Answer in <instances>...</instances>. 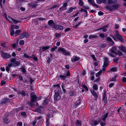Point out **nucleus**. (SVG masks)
Returning a JSON list of instances; mask_svg holds the SVG:
<instances>
[{
    "instance_id": "774afa93",
    "label": "nucleus",
    "mask_w": 126,
    "mask_h": 126,
    "mask_svg": "<svg viewBox=\"0 0 126 126\" xmlns=\"http://www.w3.org/2000/svg\"><path fill=\"white\" fill-rule=\"evenodd\" d=\"M58 6H59L58 5H55L54 6L52 7L51 8V9H54L56 8L57 7H58Z\"/></svg>"
},
{
    "instance_id": "3c124183",
    "label": "nucleus",
    "mask_w": 126,
    "mask_h": 126,
    "mask_svg": "<svg viewBox=\"0 0 126 126\" xmlns=\"http://www.w3.org/2000/svg\"><path fill=\"white\" fill-rule=\"evenodd\" d=\"M14 33V31L13 30H11V32H10V34L12 36H13Z\"/></svg>"
},
{
    "instance_id": "7c9ffc66",
    "label": "nucleus",
    "mask_w": 126,
    "mask_h": 126,
    "mask_svg": "<svg viewBox=\"0 0 126 126\" xmlns=\"http://www.w3.org/2000/svg\"><path fill=\"white\" fill-rule=\"evenodd\" d=\"M117 77V76H115L114 77H112V78L110 80V81H116V78Z\"/></svg>"
},
{
    "instance_id": "39448f33",
    "label": "nucleus",
    "mask_w": 126,
    "mask_h": 126,
    "mask_svg": "<svg viewBox=\"0 0 126 126\" xmlns=\"http://www.w3.org/2000/svg\"><path fill=\"white\" fill-rule=\"evenodd\" d=\"M11 61L13 65L15 66H18L20 63L19 61H16L14 59H11Z\"/></svg>"
},
{
    "instance_id": "1a4fd4ad",
    "label": "nucleus",
    "mask_w": 126,
    "mask_h": 126,
    "mask_svg": "<svg viewBox=\"0 0 126 126\" xmlns=\"http://www.w3.org/2000/svg\"><path fill=\"white\" fill-rule=\"evenodd\" d=\"M108 113H106L100 119L98 120V122H101V120H102L103 121H105L108 116Z\"/></svg>"
},
{
    "instance_id": "f704fd0d",
    "label": "nucleus",
    "mask_w": 126,
    "mask_h": 126,
    "mask_svg": "<svg viewBox=\"0 0 126 126\" xmlns=\"http://www.w3.org/2000/svg\"><path fill=\"white\" fill-rule=\"evenodd\" d=\"M24 43V40H21L19 42V44L20 45H23Z\"/></svg>"
},
{
    "instance_id": "b1692460",
    "label": "nucleus",
    "mask_w": 126,
    "mask_h": 126,
    "mask_svg": "<svg viewBox=\"0 0 126 126\" xmlns=\"http://www.w3.org/2000/svg\"><path fill=\"white\" fill-rule=\"evenodd\" d=\"M91 93L94 97H95L96 98H97V97L98 96L97 95L96 93L94 92V90L91 91Z\"/></svg>"
},
{
    "instance_id": "13d9d810",
    "label": "nucleus",
    "mask_w": 126,
    "mask_h": 126,
    "mask_svg": "<svg viewBox=\"0 0 126 126\" xmlns=\"http://www.w3.org/2000/svg\"><path fill=\"white\" fill-rule=\"evenodd\" d=\"M108 53L109 55L110 56L112 57H114V56L113 54H112V53H111L110 52H108Z\"/></svg>"
},
{
    "instance_id": "72a5a7b5",
    "label": "nucleus",
    "mask_w": 126,
    "mask_h": 126,
    "mask_svg": "<svg viewBox=\"0 0 126 126\" xmlns=\"http://www.w3.org/2000/svg\"><path fill=\"white\" fill-rule=\"evenodd\" d=\"M93 88L96 90H97L98 89L97 85L94 84L93 85Z\"/></svg>"
},
{
    "instance_id": "79ce46f5",
    "label": "nucleus",
    "mask_w": 126,
    "mask_h": 126,
    "mask_svg": "<svg viewBox=\"0 0 126 126\" xmlns=\"http://www.w3.org/2000/svg\"><path fill=\"white\" fill-rule=\"evenodd\" d=\"M79 3L80 5L82 6L83 5V2L81 0H79Z\"/></svg>"
},
{
    "instance_id": "37998d69",
    "label": "nucleus",
    "mask_w": 126,
    "mask_h": 126,
    "mask_svg": "<svg viewBox=\"0 0 126 126\" xmlns=\"http://www.w3.org/2000/svg\"><path fill=\"white\" fill-rule=\"evenodd\" d=\"M63 29V27L60 25H58V29L60 30Z\"/></svg>"
},
{
    "instance_id": "de8ad7c7",
    "label": "nucleus",
    "mask_w": 126,
    "mask_h": 126,
    "mask_svg": "<svg viewBox=\"0 0 126 126\" xmlns=\"http://www.w3.org/2000/svg\"><path fill=\"white\" fill-rule=\"evenodd\" d=\"M38 20L39 21H43L45 20V19L42 17H39L38 18Z\"/></svg>"
},
{
    "instance_id": "f8f14e48",
    "label": "nucleus",
    "mask_w": 126,
    "mask_h": 126,
    "mask_svg": "<svg viewBox=\"0 0 126 126\" xmlns=\"http://www.w3.org/2000/svg\"><path fill=\"white\" fill-rule=\"evenodd\" d=\"M9 117L8 116H6L3 118V122L6 124H8L9 122Z\"/></svg>"
},
{
    "instance_id": "0e129e2a",
    "label": "nucleus",
    "mask_w": 126,
    "mask_h": 126,
    "mask_svg": "<svg viewBox=\"0 0 126 126\" xmlns=\"http://www.w3.org/2000/svg\"><path fill=\"white\" fill-rule=\"evenodd\" d=\"M103 101H104V105H105L106 104L107 99H103Z\"/></svg>"
},
{
    "instance_id": "c85d7f7f",
    "label": "nucleus",
    "mask_w": 126,
    "mask_h": 126,
    "mask_svg": "<svg viewBox=\"0 0 126 126\" xmlns=\"http://www.w3.org/2000/svg\"><path fill=\"white\" fill-rule=\"evenodd\" d=\"M53 23H54V22L52 20H49L48 22V24L50 26H51Z\"/></svg>"
},
{
    "instance_id": "aec40b11",
    "label": "nucleus",
    "mask_w": 126,
    "mask_h": 126,
    "mask_svg": "<svg viewBox=\"0 0 126 126\" xmlns=\"http://www.w3.org/2000/svg\"><path fill=\"white\" fill-rule=\"evenodd\" d=\"M98 37V36L95 35H91L89 36V38L90 39L92 38H96Z\"/></svg>"
},
{
    "instance_id": "864d4df0",
    "label": "nucleus",
    "mask_w": 126,
    "mask_h": 126,
    "mask_svg": "<svg viewBox=\"0 0 126 126\" xmlns=\"http://www.w3.org/2000/svg\"><path fill=\"white\" fill-rule=\"evenodd\" d=\"M59 77L60 78H61L63 79H65L66 78V77H65L63 75H60L59 76Z\"/></svg>"
},
{
    "instance_id": "a19ab883",
    "label": "nucleus",
    "mask_w": 126,
    "mask_h": 126,
    "mask_svg": "<svg viewBox=\"0 0 126 126\" xmlns=\"http://www.w3.org/2000/svg\"><path fill=\"white\" fill-rule=\"evenodd\" d=\"M117 54L119 56H122L123 55V53L119 50H118Z\"/></svg>"
},
{
    "instance_id": "f257e3e1",
    "label": "nucleus",
    "mask_w": 126,
    "mask_h": 126,
    "mask_svg": "<svg viewBox=\"0 0 126 126\" xmlns=\"http://www.w3.org/2000/svg\"><path fill=\"white\" fill-rule=\"evenodd\" d=\"M0 53L1 57L3 58H10L11 57V56L10 54L2 51H1Z\"/></svg>"
},
{
    "instance_id": "69168bd1",
    "label": "nucleus",
    "mask_w": 126,
    "mask_h": 126,
    "mask_svg": "<svg viewBox=\"0 0 126 126\" xmlns=\"http://www.w3.org/2000/svg\"><path fill=\"white\" fill-rule=\"evenodd\" d=\"M98 14L99 15L101 16L103 14V13L101 11H100L98 12Z\"/></svg>"
},
{
    "instance_id": "c756f323",
    "label": "nucleus",
    "mask_w": 126,
    "mask_h": 126,
    "mask_svg": "<svg viewBox=\"0 0 126 126\" xmlns=\"http://www.w3.org/2000/svg\"><path fill=\"white\" fill-rule=\"evenodd\" d=\"M58 48L57 46L54 47L52 48L51 49V51L52 52L54 51L56 49H57Z\"/></svg>"
},
{
    "instance_id": "bb28decb",
    "label": "nucleus",
    "mask_w": 126,
    "mask_h": 126,
    "mask_svg": "<svg viewBox=\"0 0 126 126\" xmlns=\"http://www.w3.org/2000/svg\"><path fill=\"white\" fill-rule=\"evenodd\" d=\"M82 23V22H79L77 24L74 26H73V28L76 29Z\"/></svg>"
},
{
    "instance_id": "e2e57ef3",
    "label": "nucleus",
    "mask_w": 126,
    "mask_h": 126,
    "mask_svg": "<svg viewBox=\"0 0 126 126\" xmlns=\"http://www.w3.org/2000/svg\"><path fill=\"white\" fill-rule=\"evenodd\" d=\"M119 27V25L118 24H115V29H118Z\"/></svg>"
},
{
    "instance_id": "4c0bfd02",
    "label": "nucleus",
    "mask_w": 126,
    "mask_h": 126,
    "mask_svg": "<svg viewBox=\"0 0 126 126\" xmlns=\"http://www.w3.org/2000/svg\"><path fill=\"white\" fill-rule=\"evenodd\" d=\"M34 54L32 55V58L34 60L37 61L38 60L37 58L36 57H34Z\"/></svg>"
},
{
    "instance_id": "20e7f679",
    "label": "nucleus",
    "mask_w": 126,
    "mask_h": 126,
    "mask_svg": "<svg viewBox=\"0 0 126 126\" xmlns=\"http://www.w3.org/2000/svg\"><path fill=\"white\" fill-rule=\"evenodd\" d=\"M31 101L32 102H34L36 101L37 98L36 95L33 92L31 94Z\"/></svg>"
},
{
    "instance_id": "4d7b16f0",
    "label": "nucleus",
    "mask_w": 126,
    "mask_h": 126,
    "mask_svg": "<svg viewBox=\"0 0 126 126\" xmlns=\"http://www.w3.org/2000/svg\"><path fill=\"white\" fill-rule=\"evenodd\" d=\"M20 94L24 95H25V93L24 91H22L20 93Z\"/></svg>"
},
{
    "instance_id": "09e8293b",
    "label": "nucleus",
    "mask_w": 126,
    "mask_h": 126,
    "mask_svg": "<svg viewBox=\"0 0 126 126\" xmlns=\"http://www.w3.org/2000/svg\"><path fill=\"white\" fill-rule=\"evenodd\" d=\"M77 123H76V125H78V126L79 125H80L81 124V122L80 121H79L78 120H77Z\"/></svg>"
},
{
    "instance_id": "ea45409f",
    "label": "nucleus",
    "mask_w": 126,
    "mask_h": 126,
    "mask_svg": "<svg viewBox=\"0 0 126 126\" xmlns=\"http://www.w3.org/2000/svg\"><path fill=\"white\" fill-rule=\"evenodd\" d=\"M34 111H35L37 112H40V109L39 108H37L35 109Z\"/></svg>"
},
{
    "instance_id": "a878e982",
    "label": "nucleus",
    "mask_w": 126,
    "mask_h": 126,
    "mask_svg": "<svg viewBox=\"0 0 126 126\" xmlns=\"http://www.w3.org/2000/svg\"><path fill=\"white\" fill-rule=\"evenodd\" d=\"M69 94L70 96H75L76 95V94L74 93L73 91H71L69 92Z\"/></svg>"
},
{
    "instance_id": "c9c22d12",
    "label": "nucleus",
    "mask_w": 126,
    "mask_h": 126,
    "mask_svg": "<svg viewBox=\"0 0 126 126\" xmlns=\"http://www.w3.org/2000/svg\"><path fill=\"white\" fill-rule=\"evenodd\" d=\"M99 36L102 38H104L105 37L104 33H101L99 35Z\"/></svg>"
},
{
    "instance_id": "cd10ccee",
    "label": "nucleus",
    "mask_w": 126,
    "mask_h": 126,
    "mask_svg": "<svg viewBox=\"0 0 126 126\" xmlns=\"http://www.w3.org/2000/svg\"><path fill=\"white\" fill-rule=\"evenodd\" d=\"M50 46H48L47 47H43L42 48V49L43 50V51H44L48 49H49L50 48Z\"/></svg>"
},
{
    "instance_id": "ddd939ff",
    "label": "nucleus",
    "mask_w": 126,
    "mask_h": 126,
    "mask_svg": "<svg viewBox=\"0 0 126 126\" xmlns=\"http://www.w3.org/2000/svg\"><path fill=\"white\" fill-rule=\"evenodd\" d=\"M6 19L7 20L11 23H12V20H13V19L10 16H6Z\"/></svg>"
},
{
    "instance_id": "412c9836",
    "label": "nucleus",
    "mask_w": 126,
    "mask_h": 126,
    "mask_svg": "<svg viewBox=\"0 0 126 126\" xmlns=\"http://www.w3.org/2000/svg\"><path fill=\"white\" fill-rule=\"evenodd\" d=\"M21 30H20L16 31L15 32V36L16 37L17 35L20 34L21 33Z\"/></svg>"
},
{
    "instance_id": "9d476101",
    "label": "nucleus",
    "mask_w": 126,
    "mask_h": 126,
    "mask_svg": "<svg viewBox=\"0 0 126 126\" xmlns=\"http://www.w3.org/2000/svg\"><path fill=\"white\" fill-rule=\"evenodd\" d=\"M29 35L27 33H24L21 34L20 36V39H22L25 37L26 38L28 37Z\"/></svg>"
},
{
    "instance_id": "4468645a",
    "label": "nucleus",
    "mask_w": 126,
    "mask_h": 126,
    "mask_svg": "<svg viewBox=\"0 0 126 126\" xmlns=\"http://www.w3.org/2000/svg\"><path fill=\"white\" fill-rule=\"evenodd\" d=\"M105 70V68H103L102 69L100 70L99 72L96 73L95 74V76L96 77H99L102 72V71H104Z\"/></svg>"
},
{
    "instance_id": "6e6d98bb",
    "label": "nucleus",
    "mask_w": 126,
    "mask_h": 126,
    "mask_svg": "<svg viewBox=\"0 0 126 126\" xmlns=\"http://www.w3.org/2000/svg\"><path fill=\"white\" fill-rule=\"evenodd\" d=\"M122 80L123 82H126V78L123 77L122 79Z\"/></svg>"
},
{
    "instance_id": "603ef678",
    "label": "nucleus",
    "mask_w": 126,
    "mask_h": 126,
    "mask_svg": "<svg viewBox=\"0 0 126 126\" xmlns=\"http://www.w3.org/2000/svg\"><path fill=\"white\" fill-rule=\"evenodd\" d=\"M107 99V98L106 97V94L105 93V92H104L103 96V99Z\"/></svg>"
},
{
    "instance_id": "338daca9",
    "label": "nucleus",
    "mask_w": 126,
    "mask_h": 126,
    "mask_svg": "<svg viewBox=\"0 0 126 126\" xmlns=\"http://www.w3.org/2000/svg\"><path fill=\"white\" fill-rule=\"evenodd\" d=\"M98 122L96 120H94V125L95 126L98 124Z\"/></svg>"
},
{
    "instance_id": "a211bd4d",
    "label": "nucleus",
    "mask_w": 126,
    "mask_h": 126,
    "mask_svg": "<svg viewBox=\"0 0 126 126\" xmlns=\"http://www.w3.org/2000/svg\"><path fill=\"white\" fill-rule=\"evenodd\" d=\"M108 3L109 4L113 3L114 4H116L117 1L116 0H108Z\"/></svg>"
},
{
    "instance_id": "680f3d73",
    "label": "nucleus",
    "mask_w": 126,
    "mask_h": 126,
    "mask_svg": "<svg viewBox=\"0 0 126 126\" xmlns=\"http://www.w3.org/2000/svg\"><path fill=\"white\" fill-rule=\"evenodd\" d=\"M61 35V34L60 33H56L55 34V36L57 37H58L60 36Z\"/></svg>"
},
{
    "instance_id": "5fc2aeb1",
    "label": "nucleus",
    "mask_w": 126,
    "mask_h": 126,
    "mask_svg": "<svg viewBox=\"0 0 126 126\" xmlns=\"http://www.w3.org/2000/svg\"><path fill=\"white\" fill-rule=\"evenodd\" d=\"M22 123L21 122H18L17 124V126H22Z\"/></svg>"
},
{
    "instance_id": "a18cd8bd",
    "label": "nucleus",
    "mask_w": 126,
    "mask_h": 126,
    "mask_svg": "<svg viewBox=\"0 0 126 126\" xmlns=\"http://www.w3.org/2000/svg\"><path fill=\"white\" fill-rule=\"evenodd\" d=\"M82 87H83L85 89V90L87 91L88 90V89L87 88V87L85 85H82Z\"/></svg>"
},
{
    "instance_id": "5701e85b",
    "label": "nucleus",
    "mask_w": 126,
    "mask_h": 126,
    "mask_svg": "<svg viewBox=\"0 0 126 126\" xmlns=\"http://www.w3.org/2000/svg\"><path fill=\"white\" fill-rule=\"evenodd\" d=\"M107 41L111 42L112 45H114V42L112 41L110 37H108L107 38Z\"/></svg>"
},
{
    "instance_id": "4be33fe9",
    "label": "nucleus",
    "mask_w": 126,
    "mask_h": 126,
    "mask_svg": "<svg viewBox=\"0 0 126 126\" xmlns=\"http://www.w3.org/2000/svg\"><path fill=\"white\" fill-rule=\"evenodd\" d=\"M79 58L77 57H75L74 59H73V58H71V60L72 61V62H73L74 61L76 62L79 60Z\"/></svg>"
},
{
    "instance_id": "f3484780",
    "label": "nucleus",
    "mask_w": 126,
    "mask_h": 126,
    "mask_svg": "<svg viewBox=\"0 0 126 126\" xmlns=\"http://www.w3.org/2000/svg\"><path fill=\"white\" fill-rule=\"evenodd\" d=\"M76 7H71L68 8L67 11L66 12V13H71L73 11V10L76 8Z\"/></svg>"
},
{
    "instance_id": "2eb2a0df",
    "label": "nucleus",
    "mask_w": 126,
    "mask_h": 126,
    "mask_svg": "<svg viewBox=\"0 0 126 126\" xmlns=\"http://www.w3.org/2000/svg\"><path fill=\"white\" fill-rule=\"evenodd\" d=\"M10 100L9 99H3L2 101V103L4 104H6L7 103H9L10 102Z\"/></svg>"
},
{
    "instance_id": "423d86ee",
    "label": "nucleus",
    "mask_w": 126,
    "mask_h": 126,
    "mask_svg": "<svg viewBox=\"0 0 126 126\" xmlns=\"http://www.w3.org/2000/svg\"><path fill=\"white\" fill-rule=\"evenodd\" d=\"M118 7V5H116L113 6H108L107 8L110 11H112L113 10L116 9Z\"/></svg>"
},
{
    "instance_id": "58836bf2",
    "label": "nucleus",
    "mask_w": 126,
    "mask_h": 126,
    "mask_svg": "<svg viewBox=\"0 0 126 126\" xmlns=\"http://www.w3.org/2000/svg\"><path fill=\"white\" fill-rule=\"evenodd\" d=\"M21 115L23 117L25 116L26 115V112H23L20 113Z\"/></svg>"
},
{
    "instance_id": "052dcab7",
    "label": "nucleus",
    "mask_w": 126,
    "mask_h": 126,
    "mask_svg": "<svg viewBox=\"0 0 126 126\" xmlns=\"http://www.w3.org/2000/svg\"><path fill=\"white\" fill-rule=\"evenodd\" d=\"M6 84V82L5 81L2 80L1 81V85H3Z\"/></svg>"
},
{
    "instance_id": "9b49d317",
    "label": "nucleus",
    "mask_w": 126,
    "mask_h": 126,
    "mask_svg": "<svg viewBox=\"0 0 126 126\" xmlns=\"http://www.w3.org/2000/svg\"><path fill=\"white\" fill-rule=\"evenodd\" d=\"M109 51L112 53L114 54H116L117 53L116 48L114 46L112 47Z\"/></svg>"
},
{
    "instance_id": "49530a36",
    "label": "nucleus",
    "mask_w": 126,
    "mask_h": 126,
    "mask_svg": "<svg viewBox=\"0 0 126 126\" xmlns=\"http://www.w3.org/2000/svg\"><path fill=\"white\" fill-rule=\"evenodd\" d=\"M46 101H47L50 102V98H49L47 100H45L44 101V104H47Z\"/></svg>"
},
{
    "instance_id": "f03ea898",
    "label": "nucleus",
    "mask_w": 126,
    "mask_h": 126,
    "mask_svg": "<svg viewBox=\"0 0 126 126\" xmlns=\"http://www.w3.org/2000/svg\"><path fill=\"white\" fill-rule=\"evenodd\" d=\"M61 98V96L60 94V91L58 89L57 91L55 90V94L54 96V100L57 101L59 100Z\"/></svg>"
},
{
    "instance_id": "7ed1b4c3",
    "label": "nucleus",
    "mask_w": 126,
    "mask_h": 126,
    "mask_svg": "<svg viewBox=\"0 0 126 126\" xmlns=\"http://www.w3.org/2000/svg\"><path fill=\"white\" fill-rule=\"evenodd\" d=\"M58 50L59 51L61 52L65 56L69 55L70 53L67 51L64 48L59 47L58 49Z\"/></svg>"
},
{
    "instance_id": "e433bc0d",
    "label": "nucleus",
    "mask_w": 126,
    "mask_h": 126,
    "mask_svg": "<svg viewBox=\"0 0 126 126\" xmlns=\"http://www.w3.org/2000/svg\"><path fill=\"white\" fill-rule=\"evenodd\" d=\"M68 3L67 2H63V6L64 7H66L67 6Z\"/></svg>"
},
{
    "instance_id": "8fccbe9b",
    "label": "nucleus",
    "mask_w": 126,
    "mask_h": 126,
    "mask_svg": "<svg viewBox=\"0 0 126 126\" xmlns=\"http://www.w3.org/2000/svg\"><path fill=\"white\" fill-rule=\"evenodd\" d=\"M80 11H81V12H84L85 13H86V14L87 13V11L86 10H84L82 8L81 10H80Z\"/></svg>"
},
{
    "instance_id": "bf43d9fd",
    "label": "nucleus",
    "mask_w": 126,
    "mask_h": 126,
    "mask_svg": "<svg viewBox=\"0 0 126 126\" xmlns=\"http://www.w3.org/2000/svg\"><path fill=\"white\" fill-rule=\"evenodd\" d=\"M114 85V84L113 83H110L109 85V87L111 88Z\"/></svg>"
},
{
    "instance_id": "6e6552de",
    "label": "nucleus",
    "mask_w": 126,
    "mask_h": 126,
    "mask_svg": "<svg viewBox=\"0 0 126 126\" xmlns=\"http://www.w3.org/2000/svg\"><path fill=\"white\" fill-rule=\"evenodd\" d=\"M116 36L122 42L124 43V41L122 37L119 34V33L117 31V33L116 34Z\"/></svg>"
},
{
    "instance_id": "dca6fc26",
    "label": "nucleus",
    "mask_w": 126,
    "mask_h": 126,
    "mask_svg": "<svg viewBox=\"0 0 126 126\" xmlns=\"http://www.w3.org/2000/svg\"><path fill=\"white\" fill-rule=\"evenodd\" d=\"M119 48L123 52H126V47L122 46L119 47Z\"/></svg>"
},
{
    "instance_id": "473e14b6",
    "label": "nucleus",
    "mask_w": 126,
    "mask_h": 126,
    "mask_svg": "<svg viewBox=\"0 0 126 126\" xmlns=\"http://www.w3.org/2000/svg\"><path fill=\"white\" fill-rule=\"evenodd\" d=\"M20 21L14 19H13L12 20V22H13V23L15 24H16L17 23L19 22Z\"/></svg>"
},
{
    "instance_id": "2f4dec72",
    "label": "nucleus",
    "mask_w": 126,
    "mask_h": 126,
    "mask_svg": "<svg viewBox=\"0 0 126 126\" xmlns=\"http://www.w3.org/2000/svg\"><path fill=\"white\" fill-rule=\"evenodd\" d=\"M24 57L26 58H32V56H29L28 55H27L25 53L24 55Z\"/></svg>"
},
{
    "instance_id": "393cba45",
    "label": "nucleus",
    "mask_w": 126,
    "mask_h": 126,
    "mask_svg": "<svg viewBox=\"0 0 126 126\" xmlns=\"http://www.w3.org/2000/svg\"><path fill=\"white\" fill-rule=\"evenodd\" d=\"M117 70V68L116 67L112 68H111L109 71V72L111 71V72H115Z\"/></svg>"
},
{
    "instance_id": "c03bdc74",
    "label": "nucleus",
    "mask_w": 126,
    "mask_h": 126,
    "mask_svg": "<svg viewBox=\"0 0 126 126\" xmlns=\"http://www.w3.org/2000/svg\"><path fill=\"white\" fill-rule=\"evenodd\" d=\"M53 27L55 29L58 30V25H54L53 26Z\"/></svg>"
},
{
    "instance_id": "0eeeda50",
    "label": "nucleus",
    "mask_w": 126,
    "mask_h": 126,
    "mask_svg": "<svg viewBox=\"0 0 126 126\" xmlns=\"http://www.w3.org/2000/svg\"><path fill=\"white\" fill-rule=\"evenodd\" d=\"M108 59L106 57H105L104 58V64L103 66V67L104 68H105L108 65L109 63L108 61Z\"/></svg>"
},
{
    "instance_id": "6ab92c4d",
    "label": "nucleus",
    "mask_w": 126,
    "mask_h": 126,
    "mask_svg": "<svg viewBox=\"0 0 126 126\" xmlns=\"http://www.w3.org/2000/svg\"><path fill=\"white\" fill-rule=\"evenodd\" d=\"M108 25L104 26L102 27V30L104 32H106L107 30V29L108 28Z\"/></svg>"
}]
</instances>
